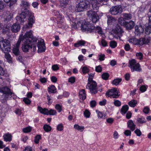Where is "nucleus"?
<instances>
[{
  "mask_svg": "<svg viewBox=\"0 0 151 151\" xmlns=\"http://www.w3.org/2000/svg\"><path fill=\"white\" fill-rule=\"evenodd\" d=\"M106 99H103L102 101L99 102V104L101 106H104L106 103Z\"/></svg>",
  "mask_w": 151,
  "mask_h": 151,
  "instance_id": "63",
  "label": "nucleus"
},
{
  "mask_svg": "<svg viewBox=\"0 0 151 151\" xmlns=\"http://www.w3.org/2000/svg\"><path fill=\"white\" fill-rule=\"evenodd\" d=\"M3 138L4 140L6 141L10 142L11 141L12 139V136L10 134H6L3 135Z\"/></svg>",
  "mask_w": 151,
  "mask_h": 151,
  "instance_id": "26",
  "label": "nucleus"
},
{
  "mask_svg": "<svg viewBox=\"0 0 151 151\" xmlns=\"http://www.w3.org/2000/svg\"><path fill=\"white\" fill-rule=\"evenodd\" d=\"M87 15L93 23H95L99 19V17L96 13L92 10L88 11Z\"/></svg>",
  "mask_w": 151,
  "mask_h": 151,
  "instance_id": "8",
  "label": "nucleus"
},
{
  "mask_svg": "<svg viewBox=\"0 0 151 151\" xmlns=\"http://www.w3.org/2000/svg\"><path fill=\"white\" fill-rule=\"evenodd\" d=\"M37 47L38 48V52H44L45 50V44L44 43V41H38L37 45Z\"/></svg>",
  "mask_w": 151,
  "mask_h": 151,
  "instance_id": "14",
  "label": "nucleus"
},
{
  "mask_svg": "<svg viewBox=\"0 0 151 151\" xmlns=\"http://www.w3.org/2000/svg\"><path fill=\"white\" fill-rule=\"evenodd\" d=\"M5 58L6 59L7 61L9 63H11L12 62L11 56L8 52L5 53Z\"/></svg>",
  "mask_w": 151,
  "mask_h": 151,
  "instance_id": "35",
  "label": "nucleus"
},
{
  "mask_svg": "<svg viewBox=\"0 0 151 151\" xmlns=\"http://www.w3.org/2000/svg\"><path fill=\"white\" fill-rule=\"evenodd\" d=\"M55 108L57 110L58 112H60L62 110V106L59 104H57L55 105Z\"/></svg>",
  "mask_w": 151,
  "mask_h": 151,
  "instance_id": "43",
  "label": "nucleus"
},
{
  "mask_svg": "<svg viewBox=\"0 0 151 151\" xmlns=\"http://www.w3.org/2000/svg\"><path fill=\"white\" fill-rule=\"evenodd\" d=\"M0 92L3 93L1 98L4 101L10 98L12 95L14 94V93L11 92L10 89L7 87H3L0 88Z\"/></svg>",
  "mask_w": 151,
  "mask_h": 151,
  "instance_id": "3",
  "label": "nucleus"
},
{
  "mask_svg": "<svg viewBox=\"0 0 151 151\" xmlns=\"http://www.w3.org/2000/svg\"><path fill=\"white\" fill-rule=\"evenodd\" d=\"M137 120V121L140 124L145 123L146 122L145 119L143 117L138 118Z\"/></svg>",
  "mask_w": 151,
  "mask_h": 151,
  "instance_id": "41",
  "label": "nucleus"
},
{
  "mask_svg": "<svg viewBox=\"0 0 151 151\" xmlns=\"http://www.w3.org/2000/svg\"><path fill=\"white\" fill-rule=\"evenodd\" d=\"M90 105L92 107H94L96 104V102L95 101L93 100L90 102Z\"/></svg>",
  "mask_w": 151,
  "mask_h": 151,
  "instance_id": "64",
  "label": "nucleus"
},
{
  "mask_svg": "<svg viewBox=\"0 0 151 151\" xmlns=\"http://www.w3.org/2000/svg\"><path fill=\"white\" fill-rule=\"evenodd\" d=\"M79 97L80 99L82 100L86 99V95L84 89H82L79 92Z\"/></svg>",
  "mask_w": 151,
  "mask_h": 151,
  "instance_id": "25",
  "label": "nucleus"
},
{
  "mask_svg": "<svg viewBox=\"0 0 151 151\" xmlns=\"http://www.w3.org/2000/svg\"><path fill=\"white\" fill-rule=\"evenodd\" d=\"M4 5L3 2L0 1V12L2 11L4 7Z\"/></svg>",
  "mask_w": 151,
  "mask_h": 151,
  "instance_id": "57",
  "label": "nucleus"
},
{
  "mask_svg": "<svg viewBox=\"0 0 151 151\" xmlns=\"http://www.w3.org/2000/svg\"><path fill=\"white\" fill-rule=\"evenodd\" d=\"M122 8L120 5L112 6L110 9V12L113 15H116L122 11Z\"/></svg>",
  "mask_w": 151,
  "mask_h": 151,
  "instance_id": "11",
  "label": "nucleus"
},
{
  "mask_svg": "<svg viewBox=\"0 0 151 151\" xmlns=\"http://www.w3.org/2000/svg\"><path fill=\"white\" fill-rule=\"evenodd\" d=\"M129 107L127 105H126L123 106L121 109L122 114H125L127 111Z\"/></svg>",
  "mask_w": 151,
  "mask_h": 151,
  "instance_id": "33",
  "label": "nucleus"
},
{
  "mask_svg": "<svg viewBox=\"0 0 151 151\" xmlns=\"http://www.w3.org/2000/svg\"><path fill=\"white\" fill-rule=\"evenodd\" d=\"M97 0H92L91 1V3L92 4L93 9L95 10H96L99 9L100 6V4L98 2Z\"/></svg>",
  "mask_w": 151,
  "mask_h": 151,
  "instance_id": "16",
  "label": "nucleus"
},
{
  "mask_svg": "<svg viewBox=\"0 0 151 151\" xmlns=\"http://www.w3.org/2000/svg\"><path fill=\"white\" fill-rule=\"evenodd\" d=\"M123 18L125 20H129L131 19L132 18V15L130 14L123 13L122 14Z\"/></svg>",
  "mask_w": 151,
  "mask_h": 151,
  "instance_id": "31",
  "label": "nucleus"
},
{
  "mask_svg": "<svg viewBox=\"0 0 151 151\" xmlns=\"http://www.w3.org/2000/svg\"><path fill=\"white\" fill-rule=\"evenodd\" d=\"M23 101L27 104H29L31 103V101L27 98H24Z\"/></svg>",
  "mask_w": 151,
  "mask_h": 151,
  "instance_id": "58",
  "label": "nucleus"
},
{
  "mask_svg": "<svg viewBox=\"0 0 151 151\" xmlns=\"http://www.w3.org/2000/svg\"><path fill=\"white\" fill-rule=\"evenodd\" d=\"M44 130L46 132L50 131L51 130V128L50 126L47 124H45L43 127Z\"/></svg>",
  "mask_w": 151,
  "mask_h": 151,
  "instance_id": "39",
  "label": "nucleus"
},
{
  "mask_svg": "<svg viewBox=\"0 0 151 151\" xmlns=\"http://www.w3.org/2000/svg\"><path fill=\"white\" fill-rule=\"evenodd\" d=\"M22 37H20L17 43L13 49V52L16 55H17L19 54V46L21 41H22Z\"/></svg>",
  "mask_w": 151,
  "mask_h": 151,
  "instance_id": "12",
  "label": "nucleus"
},
{
  "mask_svg": "<svg viewBox=\"0 0 151 151\" xmlns=\"http://www.w3.org/2000/svg\"><path fill=\"white\" fill-rule=\"evenodd\" d=\"M89 70L86 66H84L82 68V71L83 74H86L89 72Z\"/></svg>",
  "mask_w": 151,
  "mask_h": 151,
  "instance_id": "49",
  "label": "nucleus"
},
{
  "mask_svg": "<svg viewBox=\"0 0 151 151\" xmlns=\"http://www.w3.org/2000/svg\"><path fill=\"white\" fill-rule=\"evenodd\" d=\"M30 5L29 3L26 1L24 0H21L20 6L22 9L23 8L24 10H26L29 8Z\"/></svg>",
  "mask_w": 151,
  "mask_h": 151,
  "instance_id": "18",
  "label": "nucleus"
},
{
  "mask_svg": "<svg viewBox=\"0 0 151 151\" xmlns=\"http://www.w3.org/2000/svg\"><path fill=\"white\" fill-rule=\"evenodd\" d=\"M150 37H145L139 39V45H143L144 44H147L150 42Z\"/></svg>",
  "mask_w": 151,
  "mask_h": 151,
  "instance_id": "17",
  "label": "nucleus"
},
{
  "mask_svg": "<svg viewBox=\"0 0 151 151\" xmlns=\"http://www.w3.org/2000/svg\"><path fill=\"white\" fill-rule=\"evenodd\" d=\"M106 95L111 98H116L119 96L118 91L116 88H114L108 90Z\"/></svg>",
  "mask_w": 151,
  "mask_h": 151,
  "instance_id": "10",
  "label": "nucleus"
},
{
  "mask_svg": "<svg viewBox=\"0 0 151 151\" xmlns=\"http://www.w3.org/2000/svg\"><path fill=\"white\" fill-rule=\"evenodd\" d=\"M90 2L87 0H84L78 3L77 5L76 10L78 12H81L89 7Z\"/></svg>",
  "mask_w": 151,
  "mask_h": 151,
  "instance_id": "6",
  "label": "nucleus"
},
{
  "mask_svg": "<svg viewBox=\"0 0 151 151\" xmlns=\"http://www.w3.org/2000/svg\"><path fill=\"white\" fill-rule=\"evenodd\" d=\"M16 20L20 22H23L26 20V17L23 13L20 14L19 16L16 17Z\"/></svg>",
  "mask_w": 151,
  "mask_h": 151,
  "instance_id": "22",
  "label": "nucleus"
},
{
  "mask_svg": "<svg viewBox=\"0 0 151 151\" xmlns=\"http://www.w3.org/2000/svg\"><path fill=\"white\" fill-rule=\"evenodd\" d=\"M117 46V43L114 41H112L110 42V46L112 48H114Z\"/></svg>",
  "mask_w": 151,
  "mask_h": 151,
  "instance_id": "48",
  "label": "nucleus"
},
{
  "mask_svg": "<svg viewBox=\"0 0 151 151\" xmlns=\"http://www.w3.org/2000/svg\"><path fill=\"white\" fill-rule=\"evenodd\" d=\"M97 116L99 119H105L106 118V115L105 114L103 113L102 112L99 111L98 110H96Z\"/></svg>",
  "mask_w": 151,
  "mask_h": 151,
  "instance_id": "23",
  "label": "nucleus"
},
{
  "mask_svg": "<svg viewBox=\"0 0 151 151\" xmlns=\"http://www.w3.org/2000/svg\"><path fill=\"white\" fill-rule=\"evenodd\" d=\"M122 17H121L119 19L118 21L119 23L122 26H125L126 22Z\"/></svg>",
  "mask_w": 151,
  "mask_h": 151,
  "instance_id": "37",
  "label": "nucleus"
},
{
  "mask_svg": "<svg viewBox=\"0 0 151 151\" xmlns=\"http://www.w3.org/2000/svg\"><path fill=\"white\" fill-rule=\"evenodd\" d=\"M137 103V101L133 99L129 101L128 104L130 106L134 107L136 106Z\"/></svg>",
  "mask_w": 151,
  "mask_h": 151,
  "instance_id": "36",
  "label": "nucleus"
},
{
  "mask_svg": "<svg viewBox=\"0 0 151 151\" xmlns=\"http://www.w3.org/2000/svg\"><path fill=\"white\" fill-rule=\"evenodd\" d=\"M20 27L17 23L14 24L11 27V30L14 32H17L20 29Z\"/></svg>",
  "mask_w": 151,
  "mask_h": 151,
  "instance_id": "20",
  "label": "nucleus"
},
{
  "mask_svg": "<svg viewBox=\"0 0 151 151\" xmlns=\"http://www.w3.org/2000/svg\"><path fill=\"white\" fill-rule=\"evenodd\" d=\"M0 48L2 51L4 53L10 52L11 47L9 41L6 39H0Z\"/></svg>",
  "mask_w": 151,
  "mask_h": 151,
  "instance_id": "4",
  "label": "nucleus"
},
{
  "mask_svg": "<svg viewBox=\"0 0 151 151\" xmlns=\"http://www.w3.org/2000/svg\"><path fill=\"white\" fill-rule=\"evenodd\" d=\"M134 132L138 136H140L142 135V132L140 130L138 129H137Z\"/></svg>",
  "mask_w": 151,
  "mask_h": 151,
  "instance_id": "56",
  "label": "nucleus"
},
{
  "mask_svg": "<svg viewBox=\"0 0 151 151\" xmlns=\"http://www.w3.org/2000/svg\"><path fill=\"white\" fill-rule=\"evenodd\" d=\"M41 139V136L40 135H37L35 137L34 142L36 144H38L39 143V141Z\"/></svg>",
  "mask_w": 151,
  "mask_h": 151,
  "instance_id": "50",
  "label": "nucleus"
},
{
  "mask_svg": "<svg viewBox=\"0 0 151 151\" xmlns=\"http://www.w3.org/2000/svg\"><path fill=\"white\" fill-rule=\"evenodd\" d=\"M150 111V109L147 106L145 107L143 109L144 112L146 114H148Z\"/></svg>",
  "mask_w": 151,
  "mask_h": 151,
  "instance_id": "60",
  "label": "nucleus"
},
{
  "mask_svg": "<svg viewBox=\"0 0 151 151\" xmlns=\"http://www.w3.org/2000/svg\"><path fill=\"white\" fill-rule=\"evenodd\" d=\"M81 29L83 31H88L91 32L92 30H95L96 32H98L99 34L102 35L103 34L101 28L99 27H95L92 26H90L89 24H82L81 26Z\"/></svg>",
  "mask_w": 151,
  "mask_h": 151,
  "instance_id": "2",
  "label": "nucleus"
},
{
  "mask_svg": "<svg viewBox=\"0 0 151 151\" xmlns=\"http://www.w3.org/2000/svg\"><path fill=\"white\" fill-rule=\"evenodd\" d=\"M31 128L30 127H27L26 128H24L23 131L24 133L29 132L31 131Z\"/></svg>",
  "mask_w": 151,
  "mask_h": 151,
  "instance_id": "54",
  "label": "nucleus"
},
{
  "mask_svg": "<svg viewBox=\"0 0 151 151\" xmlns=\"http://www.w3.org/2000/svg\"><path fill=\"white\" fill-rule=\"evenodd\" d=\"M38 109L40 113L47 115H54L57 113L56 111L55 110L51 109L49 110L47 109H43L40 106H38Z\"/></svg>",
  "mask_w": 151,
  "mask_h": 151,
  "instance_id": "9",
  "label": "nucleus"
},
{
  "mask_svg": "<svg viewBox=\"0 0 151 151\" xmlns=\"http://www.w3.org/2000/svg\"><path fill=\"white\" fill-rule=\"evenodd\" d=\"M86 88L89 89L92 94H96L98 91L97 83L95 81L88 82L86 86Z\"/></svg>",
  "mask_w": 151,
  "mask_h": 151,
  "instance_id": "7",
  "label": "nucleus"
},
{
  "mask_svg": "<svg viewBox=\"0 0 151 151\" xmlns=\"http://www.w3.org/2000/svg\"><path fill=\"white\" fill-rule=\"evenodd\" d=\"M95 71L99 73L101 72L102 71V68L100 65H99L96 67Z\"/></svg>",
  "mask_w": 151,
  "mask_h": 151,
  "instance_id": "53",
  "label": "nucleus"
},
{
  "mask_svg": "<svg viewBox=\"0 0 151 151\" xmlns=\"http://www.w3.org/2000/svg\"><path fill=\"white\" fill-rule=\"evenodd\" d=\"M32 25L33 24L28 22L27 24L24 26L23 29L24 31H26L27 29H28L31 28L32 26Z\"/></svg>",
  "mask_w": 151,
  "mask_h": 151,
  "instance_id": "38",
  "label": "nucleus"
},
{
  "mask_svg": "<svg viewBox=\"0 0 151 151\" xmlns=\"http://www.w3.org/2000/svg\"><path fill=\"white\" fill-rule=\"evenodd\" d=\"M121 81V78H116L113 81L112 84L115 86H117Z\"/></svg>",
  "mask_w": 151,
  "mask_h": 151,
  "instance_id": "40",
  "label": "nucleus"
},
{
  "mask_svg": "<svg viewBox=\"0 0 151 151\" xmlns=\"http://www.w3.org/2000/svg\"><path fill=\"white\" fill-rule=\"evenodd\" d=\"M107 18V23L108 25H110L111 24L112 22H114L115 21V19L111 16H108Z\"/></svg>",
  "mask_w": 151,
  "mask_h": 151,
  "instance_id": "32",
  "label": "nucleus"
},
{
  "mask_svg": "<svg viewBox=\"0 0 151 151\" xmlns=\"http://www.w3.org/2000/svg\"><path fill=\"white\" fill-rule=\"evenodd\" d=\"M129 42L134 45H139V40L135 38H132L129 39Z\"/></svg>",
  "mask_w": 151,
  "mask_h": 151,
  "instance_id": "29",
  "label": "nucleus"
},
{
  "mask_svg": "<svg viewBox=\"0 0 151 151\" xmlns=\"http://www.w3.org/2000/svg\"><path fill=\"white\" fill-rule=\"evenodd\" d=\"M109 76V73H105L102 74L101 77L103 79L106 80L108 79Z\"/></svg>",
  "mask_w": 151,
  "mask_h": 151,
  "instance_id": "42",
  "label": "nucleus"
},
{
  "mask_svg": "<svg viewBox=\"0 0 151 151\" xmlns=\"http://www.w3.org/2000/svg\"><path fill=\"white\" fill-rule=\"evenodd\" d=\"M151 32V27L148 26L146 27L145 29V33L147 35H149Z\"/></svg>",
  "mask_w": 151,
  "mask_h": 151,
  "instance_id": "47",
  "label": "nucleus"
},
{
  "mask_svg": "<svg viewBox=\"0 0 151 151\" xmlns=\"http://www.w3.org/2000/svg\"><path fill=\"white\" fill-rule=\"evenodd\" d=\"M60 3L63 5H67L68 4L69 0H60Z\"/></svg>",
  "mask_w": 151,
  "mask_h": 151,
  "instance_id": "55",
  "label": "nucleus"
},
{
  "mask_svg": "<svg viewBox=\"0 0 151 151\" xmlns=\"http://www.w3.org/2000/svg\"><path fill=\"white\" fill-rule=\"evenodd\" d=\"M134 25V22L132 21H131L129 22L126 23L124 27H126L128 29H131Z\"/></svg>",
  "mask_w": 151,
  "mask_h": 151,
  "instance_id": "24",
  "label": "nucleus"
},
{
  "mask_svg": "<svg viewBox=\"0 0 151 151\" xmlns=\"http://www.w3.org/2000/svg\"><path fill=\"white\" fill-rule=\"evenodd\" d=\"M114 105L117 107L120 106L121 105V103L118 100H115L114 102Z\"/></svg>",
  "mask_w": 151,
  "mask_h": 151,
  "instance_id": "52",
  "label": "nucleus"
},
{
  "mask_svg": "<svg viewBox=\"0 0 151 151\" xmlns=\"http://www.w3.org/2000/svg\"><path fill=\"white\" fill-rule=\"evenodd\" d=\"M135 33L137 35H138L140 33H142L144 31L143 28L141 26H136L135 27Z\"/></svg>",
  "mask_w": 151,
  "mask_h": 151,
  "instance_id": "19",
  "label": "nucleus"
},
{
  "mask_svg": "<svg viewBox=\"0 0 151 151\" xmlns=\"http://www.w3.org/2000/svg\"><path fill=\"white\" fill-rule=\"evenodd\" d=\"M128 67L130 68L132 72L134 71L140 72L142 71L141 66L134 59L129 60Z\"/></svg>",
  "mask_w": 151,
  "mask_h": 151,
  "instance_id": "5",
  "label": "nucleus"
},
{
  "mask_svg": "<svg viewBox=\"0 0 151 151\" xmlns=\"http://www.w3.org/2000/svg\"><path fill=\"white\" fill-rule=\"evenodd\" d=\"M124 49L126 51H129L131 49V47L129 44H127L124 46Z\"/></svg>",
  "mask_w": 151,
  "mask_h": 151,
  "instance_id": "62",
  "label": "nucleus"
},
{
  "mask_svg": "<svg viewBox=\"0 0 151 151\" xmlns=\"http://www.w3.org/2000/svg\"><path fill=\"white\" fill-rule=\"evenodd\" d=\"M64 126L62 123L58 124L57 126V130L58 131H61L63 130Z\"/></svg>",
  "mask_w": 151,
  "mask_h": 151,
  "instance_id": "45",
  "label": "nucleus"
},
{
  "mask_svg": "<svg viewBox=\"0 0 151 151\" xmlns=\"http://www.w3.org/2000/svg\"><path fill=\"white\" fill-rule=\"evenodd\" d=\"M148 88L147 86L146 85H142L140 88V91L142 92H145Z\"/></svg>",
  "mask_w": 151,
  "mask_h": 151,
  "instance_id": "44",
  "label": "nucleus"
},
{
  "mask_svg": "<svg viewBox=\"0 0 151 151\" xmlns=\"http://www.w3.org/2000/svg\"><path fill=\"white\" fill-rule=\"evenodd\" d=\"M48 91L49 93H55L56 92V89L54 86L51 85L48 88Z\"/></svg>",
  "mask_w": 151,
  "mask_h": 151,
  "instance_id": "28",
  "label": "nucleus"
},
{
  "mask_svg": "<svg viewBox=\"0 0 151 151\" xmlns=\"http://www.w3.org/2000/svg\"><path fill=\"white\" fill-rule=\"evenodd\" d=\"M86 43V42L83 40H80L77 41L74 44V46L76 47H78L80 46L84 45Z\"/></svg>",
  "mask_w": 151,
  "mask_h": 151,
  "instance_id": "27",
  "label": "nucleus"
},
{
  "mask_svg": "<svg viewBox=\"0 0 151 151\" xmlns=\"http://www.w3.org/2000/svg\"><path fill=\"white\" fill-rule=\"evenodd\" d=\"M32 33V31L30 30L25 33L24 36H20L22 37V41H24L22 48L24 52H28L30 49L32 48V43L37 41V39L33 37Z\"/></svg>",
  "mask_w": 151,
  "mask_h": 151,
  "instance_id": "1",
  "label": "nucleus"
},
{
  "mask_svg": "<svg viewBox=\"0 0 151 151\" xmlns=\"http://www.w3.org/2000/svg\"><path fill=\"white\" fill-rule=\"evenodd\" d=\"M91 113L87 109L85 110L84 112V116L86 118H89L90 115Z\"/></svg>",
  "mask_w": 151,
  "mask_h": 151,
  "instance_id": "51",
  "label": "nucleus"
},
{
  "mask_svg": "<svg viewBox=\"0 0 151 151\" xmlns=\"http://www.w3.org/2000/svg\"><path fill=\"white\" fill-rule=\"evenodd\" d=\"M136 56L137 57V58L140 60H141L143 59V55L142 53L141 52H137L136 53Z\"/></svg>",
  "mask_w": 151,
  "mask_h": 151,
  "instance_id": "46",
  "label": "nucleus"
},
{
  "mask_svg": "<svg viewBox=\"0 0 151 151\" xmlns=\"http://www.w3.org/2000/svg\"><path fill=\"white\" fill-rule=\"evenodd\" d=\"M33 14V13H31L28 20V22L32 24L35 23V20Z\"/></svg>",
  "mask_w": 151,
  "mask_h": 151,
  "instance_id": "30",
  "label": "nucleus"
},
{
  "mask_svg": "<svg viewBox=\"0 0 151 151\" xmlns=\"http://www.w3.org/2000/svg\"><path fill=\"white\" fill-rule=\"evenodd\" d=\"M3 17L6 21H10L12 17V14L9 11L4 12L3 14Z\"/></svg>",
  "mask_w": 151,
  "mask_h": 151,
  "instance_id": "15",
  "label": "nucleus"
},
{
  "mask_svg": "<svg viewBox=\"0 0 151 151\" xmlns=\"http://www.w3.org/2000/svg\"><path fill=\"white\" fill-rule=\"evenodd\" d=\"M101 44L103 47H106L107 45V42L103 39H102L101 40Z\"/></svg>",
  "mask_w": 151,
  "mask_h": 151,
  "instance_id": "59",
  "label": "nucleus"
},
{
  "mask_svg": "<svg viewBox=\"0 0 151 151\" xmlns=\"http://www.w3.org/2000/svg\"><path fill=\"white\" fill-rule=\"evenodd\" d=\"M127 127L132 131H133L135 129V125L132 120H129L127 122Z\"/></svg>",
  "mask_w": 151,
  "mask_h": 151,
  "instance_id": "21",
  "label": "nucleus"
},
{
  "mask_svg": "<svg viewBox=\"0 0 151 151\" xmlns=\"http://www.w3.org/2000/svg\"><path fill=\"white\" fill-rule=\"evenodd\" d=\"M114 32L117 35L115 36L114 37L117 39H120L122 36V34L123 32L121 27L119 26H117L115 28Z\"/></svg>",
  "mask_w": 151,
  "mask_h": 151,
  "instance_id": "13",
  "label": "nucleus"
},
{
  "mask_svg": "<svg viewBox=\"0 0 151 151\" xmlns=\"http://www.w3.org/2000/svg\"><path fill=\"white\" fill-rule=\"evenodd\" d=\"M75 81V78L74 77H71L68 79V82L72 83H74Z\"/></svg>",
  "mask_w": 151,
  "mask_h": 151,
  "instance_id": "61",
  "label": "nucleus"
},
{
  "mask_svg": "<svg viewBox=\"0 0 151 151\" xmlns=\"http://www.w3.org/2000/svg\"><path fill=\"white\" fill-rule=\"evenodd\" d=\"M74 128L81 132L83 131L84 129V127L83 126H80L78 124H75L74 126Z\"/></svg>",
  "mask_w": 151,
  "mask_h": 151,
  "instance_id": "34",
  "label": "nucleus"
}]
</instances>
